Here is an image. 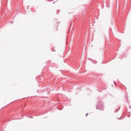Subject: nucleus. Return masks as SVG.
<instances>
[{
    "instance_id": "obj_7",
    "label": "nucleus",
    "mask_w": 131,
    "mask_h": 131,
    "mask_svg": "<svg viewBox=\"0 0 131 131\" xmlns=\"http://www.w3.org/2000/svg\"><path fill=\"white\" fill-rule=\"evenodd\" d=\"M130 117V115H129L128 117Z\"/></svg>"
},
{
    "instance_id": "obj_5",
    "label": "nucleus",
    "mask_w": 131,
    "mask_h": 131,
    "mask_svg": "<svg viewBox=\"0 0 131 131\" xmlns=\"http://www.w3.org/2000/svg\"><path fill=\"white\" fill-rule=\"evenodd\" d=\"M88 115H89V113H87L86 114V116H88Z\"/></svg>"
},
{
    "instance_id": "obj_2",
    "label": "nucleus",
    "mask_w": 131,
    "mask_h": 131,
    "mask_svg": "<svg viewBox=\"0 0 131 131\" xmlns=\"http://www.w3.org/2000/svg\"><path fill=\"white\" fill-rule=\"evenodd\" d=\"M118 110H119H119H115V112H118Z\"/></svg>"
},
{
    "instance_id": "obj_3",
    "label": "nucleus",
    "mask_w": 131,
    "mask_h": 131,
    "mask_svg": "<svg viewBox=\"0 0 131 131\" xmlns=\"http://www.w3.org/2000/svg\"><path fill=\"white\" fill-rule=\"evenodd\" d=\"M30 118H33V116H31V117H29Z\"/></svg>"
},
{
    "instance_id": "obj_1",
    "label": "nucleus",
    "mask_w": 131,
    "mask_h": 131,
    "mask_svg": "<svg viewBox=\"0 0 131 131\" xmlns=\"http://www.w3.org/2000/svg\"><path fill=\"white\" fill-rule=\"evenodd\" d=\"M96 109L104 110V104L102 102H99L96 105Z\"/></svg>"
},
{
    "instance_id": "obj_8",
    "label": "nucleus",
    "mask_w": 131,
    "mask_h": 131,
    "mask_svg": "<svg viewBox=\"0 0 131 131\" xmlns=\"http://www.w3.org/2000/svg\"><path fill=\"white\" fill-rule=\"evenodd\" d=\"M95 64L97 63V61H96V62H95Z\"/></svg>"
},
{
    "instance_id": "obj_10",
    "label": "nucleus",
    "mask_w": 131,
    "mask_h": 131,
    "mask_svg": "<svg viewBox=\"0 0 131 131\" xmlns=\"http://www.w3.org/2000/svg\"><path fill=\"white\" fill-rule=\"evenodd\" d=\"M112 86H113V84L112 85Z\"/></svg>"
},
{
    "instance_id": "obj_11",
    "label": "nucleus",
    "mask_w": 131,
    "mask_h": 131,
    "mask_svg": "<svg viewBox=\"0 0 131 131\" xmlns=\"http://www.w3.org/2000/svg\"><path fill=\"white\" fill-rule=\"evenodd\" d=\"M49 93H50V92H48V94H49Z\"/></svg>"
},
{
    "instance_id": "obj_6",
    "label": "nucleus",
    "mask_w": 131,
    "mask_h": 131,
    "mask_svg": "<svg viewBox=\"0 0 131 131\" xmlns=\"http://www.w3.org/2000/svg\"><path fill=\"white\" fill-rule=\"evenodd\" d=\"M122 118H118V119H122Z\"/></svg>"
},
{
    "instance_id": "obj_9",
    "label": "nucleus",
    "mask_w": 131,
    "mask_h": 131,
    "mask_svg": "<svg viewBox=\"0 0 131 131\" xmlns=\"http://www.w3.org/2000/svg\"><path fill=\"white\" fill-rule=\"evenodd\" d=\"M119 109H120V106L119 107Z\"/></svg>"
},
{
    "instance_id": "obj_4",
    "label": "nucleus",
    "mask_w": 131,
    "mask_h": 131,
    "mask_svg": "<svg viewBox=\"0 0 131 131\" xmlns=\"http://www.w3.org/2000/svg\"><path fill=\"white\" fill-rule=\"evenodd\" d=\"M114 84H116V82L114 81Z\"/></svg>"
}]
</instances>
